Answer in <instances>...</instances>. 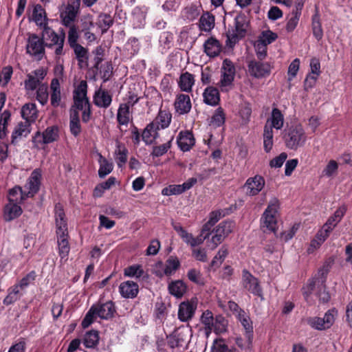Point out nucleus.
Masks as SVG:
<instances>
[{
	"label": "nucleus",
	"mask_w": 352,
	"mask_h": 352,
	"mask_svg": "<svg viewBox=\"0 0 352 352\" xmlns=\"http://www.w3.org/2000/svg\"><path fill=\"white\" fill-rule=\"evenodd\" d=\"M87 94V81L81 80L74 90V104L69 111V130L75 137H77L81 133L78 111H82V120L84 122H87L90 119V104Z\"/></svg>",
	"instance_id": "nucleus-1"
},
{
	"label": "nucleus",
	"mask_w": 352,
	"mask_h": 352,
	"mask_svg": "<svg viewBox=\"0 0 352 352\" xmlns=\"http://www.w3.org/2000/svg\"><path fill=\"white\" fill-rule=\"evenodd\" d=\"M56 232L57 235L58 253L61 259H66L70 250L68 242L67 222L63 207L56 204L54 208Z\"/></svg>",
	"instance_id": "nucleus-2"
},
{
	"label": "nucleus",
	"mask_w": 352,
	"mask_h": 352,
	"mask_svg": "<svg viewBox=\"0 0 352 352\" xmlns=\"http://www.w3.org/2000/svg\"><path fill=\"white\" fill-rule=\"evenodd\" d=\"M285 122L284 115L278 108H273L270 117L267 119L263 129V148L266 153H269L274 145L273 129L280 130Z\"/></svg>",
	"instance_id": "nucleus-3"
},
{
	"label": "nucleus",
	"mask_w": 352,
	"mask_h": 352,
	"mask_svg": "<svg viewBox=\"0 0 352 352\" xmlns=\"http://www.w3.org/2000/svg\"><path fill=\"white\" fill-rule=\"evenodd\" d=\"M59 136V128L57 126H47L43 131H36L32 135V148L37 151L44 150L47 144L58 141Z\"/></svg>",
	"instance_id": "nucleus-4"
},
{
	"label": "nucleus",
	"mask_w": 352,
	"mask_h": 352,
	"mask_svg": "<svg viewBox=\"0 0 352 352\" xmlns=\"http://www.w3.org/2000/svg\"><path fill=\"white\" fill-rule=\"evenodd\" d=\"M283 139L287 148L297 150L304 146L307 141V135L301 125H296L285 129Z\"/></svg>",
	"instance_id": "nucleus-5"
},
{
	"label": "nucleus",
	"mask_w": 352,
	"mask_h": 352,
	"mask_svg": "<svg viewBox=\"0 0 352 352\" xmlns=\"http://www.w3.org/2000/svg\"><path fill=\"white\" fill-rule=\"evenodd\" d=\"M236 75L234 64L229 59L223 60L220 69V80L218 82L222 92H228L233 87Z\"/></svg>",
	"instance_id": "nucleus-6"
},
{
	"label": "nucleus",
	"mask_w": 352,
	"mask_h": 352,
	"mask_svg": "<svg viewBox=\"0 0 352 352\" xmlns=\"http://www.w3.org/2000/svg\"><path fill=\"white\" fill-rule=\"evenodd\" d=\"M65 38V34L63 30L60 34H57L49 26H45V28H43L42 39L43 41H46V46L49 48L55 47L54 53L56 56L64 54L63 46Z\"/></svg>",
	"instance_id": "nucleus-7"
},
{
	"label": "nucleus",
	"mask_w": 352,
	"mask_h": 352,
	"mask_svg": "<svg viewBox=\"0 0 352 352\" xmlns=\"http://www.w3.org/2000/svg\"><path fill=\"white\" fill-rule=\"evenodd\" d=\"M278 209L279 201L276 198H273L269 202L261 219L262 228L270 232H276Z\"/></svg>",
	"instance_id": "nucleus-8"
},
{
	"label": "nucleus",
	"mask_w": 352,
	"mask_h": 352,
	"mask_svg": "<svg viewBox=\"0 0 352 352\" xmlns=\"http://www.w3.org/2000/svg\"><path fill=\"white\" fill-rule=\"evenodd\" d=\"M248 28V22L245 17L242 15H238L234 19V27L228 30L226 34V45L229 47H233L236 43L245 36Z\"/></svg>",
	"instance_id": "nucleus-9"
},
{
	"label": "nucleus",
	"mask_w": 352,
	"mask_h": 352,
	"mask_svg": "<svg viewBox=\"0 0 352 352\" xmlns=\"http://www.w3.org/2000/svg\"><path fill=\"white\" fill-rule=\"evenodd\" d=\"M337 316L338 310L336 308H332L329 309L322 318L316 316L309 317L306 319V322L316 330L323 331L333 326Z\"/></svg>",
	"instance_id": "nucleus-10"
},
{
	"label": "nucleus",
	"mask_w": 352,
	"mask_h": 352,
	"mask_svg": "<svg viewBox=\"0 0 352 352\" xmlns=\"http://www.w3.org/2000/svg\"><path fill=\"white\" fill-rule=\"evenodd\" d=\"M27 53L38 60H41L45 54L44 42L35 34H31L28 38L26 45Z\"/></svg>",
	"instance_id": "nucleus-11"
},
{
	"label": "nucleus",
	"mask_w": 352,
	"mask_h": 352,
	"mask_svg": "<svg viewBox=\"0 0 352 352\" xmlns=\"http://www.w3.org/2000/svg\"><path fill=\"white\" fill-rule=\"evenodd\" d=\"M47 75L46 70L40 67L27 75V78L24 81L25 90L29 93L35 91L40 85H43L42 82Z\"/></svg>",
	"instance_id": "nucleus-12"
},
{
	"label": "nucleus",
	"mask_w": 352,
	"mask_h": 352,
	"mask_svg": "<svg viewBox=\"0 0 352 352\" xmlns=\"http://www.w3.org/2000/svg\"><path fill=\"white\" fill-rule=\"evenodd\" d=\"M80 0H74L72 3H68L60 10V19L62 24L66 27L74 25L73 23L77 16Z\"/></svg>",
	"instance_id": "nucleus-13"
},
{
	"label": "nucleus",
	"mask_w": 352,
	"mask_h": 352,
	"mask_svg": "<svg viewBox=\"0 0 352 352\" xmlns=\"http://www.w3.org/2000/svg\"><path fill=\"white\" fill-rule=\"evenodd\" d=\"M248 71L251 76L256 78H262L270 76L272 66L267 62L253 60L248 63Z\"/></svg>",
	"instance_id": "nucleus-14"
},
{
	"label": "nucleus",
	"mask_w": 352,
	"mask_h": 352,
	"mask_svg": "<svg viewBox=\"0 0 352 352\" xmlns=\"http://www.w3.org/2000/svg\"><path fill=\"white\" fill-rule=\"evenodd\" d=\"M197 302L198 300L196 298L181 302L178 309L179 320L182 322H188L191 320L197 308Z\"/></svg>",
	"instance_id": "nucleus-15"
},
{
	"label": "nucleus",
	"mask_w": 352,
	"mask_h": 352,
	"mask_svg": "<svg viewBox=\"0 0 352 352\" xmlns=\"http://www.w3.org/2000/svg\"><path fill=\"white\" fill-rule=\"evenodd\" d=\"M197 180L195 177L189 178L187 181L182 184H171L164 188L162 190V194L164 196L177 195H180L185 191L191 188Z\"/></svg>",
	"instance_id": "nucleus-16"
},
{
	"label": "nucleus",
	"mask_w": 352,
	"mask_h": 352,
	"mask_svg": "<svg viewBox=\"0 0 352 352\" xmlns=\"http://www.w3.org/2000/svg\"><path fill=\"white\" fill-rule=\"evenodd\" d=\"M242 284L245 289L253 294L258 296H262V290L259 285L258 279L246 270H243Z\"/></svg>",
	"instance_id": "nucleus-17"
},
{
	"label": "nucleus",
	"mask_w": 352,
	"mask_h": 352,
	"mask_svg": "<svg viewBox=\"0 0 352 352\" xmlns=\"http://www.w3.org/2000/svg\"><path fill=\"white\" fill-rule=\"evenodd\" d=\"M41 170L38 168L34 170L24 186V190L26 191L27 197H33L38 191L41 185Z\"/></svg>",
	"instance_id": "nucleus-18"
},
{
	"label": "nucleus",
	"mask_w": 352,
	"mask_h": 352,
	"mask_svg": "<svg viewBox=\"0 0 352 352\" xmlns=\"http://www.w3.org/2000/svg\"><path fill=\"white\" fill-rule=\"evenodd\" d=\"M93 101L98 107L107 109L111 104L112 94L107 90L99 88L94 93Z\"/></svg>",
	"instance_id": "nucleus-19"
},
{
	"label": "nucleus",
	"mask_w": 352,
	"mask_h": 352,
	"mask_svg": "<svg viewBox=\"0 0 352 352\" xmlns=\"http://www.w3.org/2000/svg\"><path fill=\"white\" fill-rule=\"evenodd\" d=\"M174 107L177 113L184 115L188 113L192 107L188 95L180 94L176 96Z\"/></svg>",
	"instance_id": "nucleus-20"
},
{
	"label": "nucleus",
	"mask_w": 352,
	"mask_h": 352,
	"mask_svg": "<svg viewBox=\"0 0 352 352\" xmlns=\"http://www.w3.org/2000/svg\"><path fill=\"white\" fill-rule=\"evenodd\" d=\"M265 180L258 175L249 178L245 184L247 188V194L251 196L257 195L264 187Z\"/></svg>",
	"instance_id": "nucleus-21"
},
{
	"label": "nucleus",
	"mask_w": 352,
	"mask_h": 352,
	"mask_svg": "<svg viewBox=\"0 0 352 352\" xmlns=\"http://www.w3.org/2000/svg\"><path fill=\"white\" fill-rule=\"evenodd\" d=\"M119 291L122 297L133 298L138 293V285L133 281H124L120 285Z\"/></svg>",
	"instance_id": "nucleus-22"
},
{
	"label": "nucleus",
	"mask_w": 352,
	"mask_h": 352,
	"mask_svg": "<svg viewBox=\"0 0 352 352\" xmlns=\"http://www.w3.org/2000/svg\"><path fill=\"white\" fill-rule=\"evenodd\" d=\"M204 102L210 106H217L220 101V94L217 88L212 86L206 87L203 93Z\"/></svg>",
	"instance_id": "nucleus-23"
},
{
	"label": "nucleus",
	"mask_w": 352,
	"mask_h": 352,
	"mask_svg": "<svg viewBox=\"0 0 352 352\" xmlns=\"http://www.w3.org/2000/svg\"><path fill=\"white\" fill-rule=\"evenodd\" d=\"M195 82V76L186 72L180 75L177 80V84L181 91L190 93L192 91Z\"/></svg>",
	"instance_id": "nucleus-24"
},
{
	"label": "nucleus",
	"mask_w": 352,
	"mask_h": 352,
	"mask_svg": "<svg viewBox=\"0 0 352 352\" xmlns=\"http://www.w3.org/2000/svg\"><path fill=\"white\" fill-rule=\"evenodd\" d=\"M346 208L345 206L339 207L324 224L323 227L324 229L331 232L338 223L342 220L344 214L346 213Z\"/></svg>",
	"instance_id": "nucleus-25"
},
{
	"label": "nucleus",
	"mask_w": 352,
	"mask_h": 352,
	"mask_svg": "<svg viewBox=\"0 0 352 352\" xmlns=\"http://www.w3.org/2000/svg\"><path fill=\"white\" fill-rule=\"evenodd\" d=\"M22 213V209L19 204L8 203L3 210V219L10 221L19 217Z\"/></svg>",
	"instance_id": "nucleus-26"
},
{
	"label": "nucleus",
	"mask_w": 352,
	"mask_h": 352,
	"mask_svg": "<svg viewBox=\"0 0 352 352\" xmlns=\"http://www.w3.org/2000/svg\"><path fill=\"white\" fill-rule=\"evenodd\" d=\"M32 20L35 23L43 28L47 26V18L46 12L40 4L34 6L32 10Z\"/></svg>",
	"instance_id": "nucleus-27"
},
{
	"label": "nucleus",
	"mask_w": 352,
	"mask_h": 352,
	"mask_svg": "<svg viewBox=\"0 0 352 352\" xmlns=\"http://www.w3.org/2000/svg\"><path fill=\"white\" fill-rule=\"evenodd\" d=\"M168 292L177 298H181L187 291V286L181 280H173L168 285Z\"/></svg>",
	"instance_id": "nucleus-28"
},
{
	"label": "nucleus",
	"mask_w": 352,
	"mask_h": 352,
	"mask_svg": "<svg viewBox=\"0 0 352 352\" xmlns=\"http://www.w3.org/2000/svg\"><path fill=\"white\" fill-rule=\"evenodd\" d=\"M96 307L97 316L102 319H108L113 316L115 312L114 305L111 301L103 304L94 305Z\"/></svg>",
	"instance_id": "nucleus-29"
},
{
	"label": "nucleus",
	"mask_w": 352,
	"mask_h": 352,
	"mask_svg": "<svg viewBox=\"0 0 352 352\" xmlns=\"http://www.w3.org/2000/svg\"><path fill=\"white\" fill-rule=\"evenodd\" d=\"M177 143L179 148L183 151H189L195 144V139L192 133L189 131L180 132Z\"/></svg>",
	"instance_id": "nucleus-30"
},
{
	"label": "nucleus",
	"mask_w": 352,
	"mask_h": 352,
	"mask_svg": "<svg viewBox=\"0 0 352 352\" xmlns=\"http://www.w3.org/2000/svg\"><path fill=\"white\" fill-rule=\"evenodd\" d=\"M204 52L210 57H215L219 55L221 52V46L216 38H208L204 45Z\"/></svg>",
	"instance_id": "nucleus-31"
},
{
	"label": "nucleus",
	"mask_w": 352,
	"mask_h": 352,
	"mask_svg": "<svg viewBox=\"0 0 352 352\" xmlns=\"http://www.w3.org/2000/svg\"><path fill=\"white\" fill-rule=\"evenodd\" d=\"M171 113L165 109H160L159 111L158 115L155 118V119L152 122L153 124H155V126L160 129H165L167 128L171 121Z\"/></svg>",
	"instance_id": "nucleus-32"
},
{
	"label": "nucleus",
	"mask_w": 352,
	"mask_h": 352,
	"mask_svg": "<svg viewBox=\"0 0 352 352\" xmlns=\"http://www.w3.org/2000/svg\"><path fill=\"white\" fill-rule=\"evenodd\" d=\"M50 100L51 104L56 107L60 104L61 100L60 87L59 80L57 78H53L50 84Z\"/></svg>",
	"instance_id": "nucleus-33"
},
{
	"label": "nucleus",
	"mask_w": 352,
	"mask_h": 352,
	"mask_svg": "<svg viewBox=\"0 0 352 352\" xmlns=\"http://www.w3.org/2000/svg\"><path fill=\"white\" fill-rule=\"evenodd\" d=\"M214 16L208 12L204 13L199 21V27L200 30L206 32H210L214 28Z\"/></svg>",
	"instance_id": "nucleus-34"
},
{
	"label": "nucleus",
	"mask_w": 352,
	"mask_h": 352,
	"mask_svg": "<svg viewBox=\"0 0 352 352\" xmlns=\"http://www.w3.org/2000/svg\"><path fill=\"white\" fill-rule=\"evenodd\" d=\"M30 133V123L28 122H19L14 128L12 134V142L21 138L26 137Z\"/></svg>",
	"instance_id": "nucleus-35"
},
{
	"label": "nucleus",
	"mask_w": 352,
	"mask_h": 352,
	"mask_svg": "<svg viewBox=\"0 0 352 352\" xmlns=\"http://www.w3.org/2000/svg\"><path fill=\"white\" fill-rule=\"evenodd\" d=\"M26 191L23 190L19 186H15L10 189L8 192V202L21 204L28 197Z\"/></svg>",
	"instance_id": "nucleus-36"
},
{
	"label": "nucleus",
	"mask_w": 352,
	"mask_h": 352,
	"mask_svg": "<svg viewBox=\"0 0 352 352\" xmlns=\"http://www.w3.org/2000/svg\"><path fill=\"white\" fill-rule=\"evenodd\" d=\"M21 116L26 122H32L37 118V109L34 103H28L23 106Z\"/></svg>",
	"instance_id": "nucleus-37"
},
{
	"label": "nucleus",
	"mask_w": 352,
	"mask_h": 352,
	"mask_svg": "<svg viewBox=\"0 0 352 352\" xmlns=\"http://www.w3.org/2000/svg\"><path fill=\"white\" fill-rule=\"evenodd\" d=\"M228 322L222 315L215 316L212 327H211V332L214 331L216 334L224 333L227 331Z\"/></svg>",
	"instance_id": "nucleus-38"
},
{
	"label": "nucleus",
	"mask_w": 352,
	"mask_h": 352,
	"mask_svg": "<svg viewBox=\"0 0 352 352\" xmlns=\"http://www.w3.org/2000/svg\"><path fill=\"white\" fill-rule=\"evenodd\" d=\"M157 130L159 129L155 126V124L152 122L147 125L142 132V140L146 144H151L155 140L157 136Z\"/></svg>",
	"instance_id": "nucleus-39"
},
{
	"label": "nucleus",
	"mask_w": 352,
	"mask_h": 352,
	"mask_svg": "<svg viewBox=\"0 0 352 352\" xmlns=\"http://www.w3.org/2000/svg\"><path fill=\"white\" fill-rule=\"evenodd\" d=\"M235 317L245 332L253 333V322L248 312L243 310Z\"/></svg>",
	"instance_id": "nucleus-40"
},
{
	"label": "nucleus",
	"mask_w": 352,
	"mask_h": 352,
	"mask_svg": "<svg viewBox=\"0 0 352 352\" xmlns=\"http://www.w3.org/2000/svg\"><path fill=\"white\" fill-rule=\"evenodd\" d=\"M98 162L100 164L98 175L100 178H103L111 173L113 168V164L111 162L104 157L100 153L98 154Z\"/></svg>",
	"instance_id": "nucleus-41"
},
{
	"label": "nucleus",
	"mask_w": 352,
	"mask_h": 352,
	"mask_svg": "<svg viewBox=\"0 0 352 352\" xmlns=\"http://www.w3.org/2000/svg\"><path fill=\"white\" fill-rule=\"evenodd\" d=\"M117 120L120 125H127L130 120L129 104H120L118 110Z\"/></svg>",
	"instance_id": "nucleus-42"
},
{
	"label": "nucleus",
	"mask_w": 352,
	"mask_h": 352,
	"mask_svg": "<svg viewBox=\"0 0 352 352\" xmlns=\"http://www.w3.org/2000/svg\"><path fill=\"white\" fill-rule=\"evenodd\" d=\"M185 342L183 336L178 332H175L167 338L168 345L173 349L183 347Z\"/></svg>",
	"instance_id": "nucleus-43"
},
{
	"label": "nucleus",
	"mask_w": 352,
	"mask_h": 352,
	"mask_svg": "<svg viewBox=\"0 0 352 352\" xmlns=\"http://www.w3.org/2000/svg\"><path fill=\"white\" fill-rule=\"evenodd\" d=\"M235 224L232 221H225L220 223L214 230L226 239L234 230Z\"/></svg>",
	"instance_id": "nucleus-44"
},
{
	"label": "nucleus",
	"mask_w": 352,
	"mask_h": 352,
	"mask_svg": "<svg viewBox=\"0 0 352 352\" xmlns=\"http://www.w3.org/2000/svg\"><path fill=\"white\" fill-rule=\"evenodd\" d=\"M253 333L245 332L244 337L239 336L235 339L236 344L242 349H250L252 344Z\"/></svg>",
	"instance_id": "nucleus-45"
},
{
	"label": "nucleus",
	"mask_w": 352,
	"mask_h": 352,
	"mask_svg": "<svg viewBox=\"0 0 352 352\" xmlns=\"http://www.w3.org/2000/svg\"><path fill=\"white\" fill-rule=\"evenodd\" d=\"M215 317L213 316L212 313L206 310L203 312L201 316V322L204 326L206 334L208 336L211 333V327H212L213 320Z\"/></svg>",
	"instance_id": "nucleus-46"
},
{
	"label": "nucleus",
	"mask_w": 352,
	"mask_h": 352,
	"mask_svg": "<svg viewBox=\"0 0 352 352\" xmlns=\"http://www.w3.org/2000/svg\"><path fill=\"white\" fill-rule=\"evenodd\" d=\"M115 154L118 167L122 168L127 161L128 150L124 146L118 145Z\"/></svg>",
	"instance_id": "nucleus-47"
},
{
	"label": "nucleus",
	"mask_w": 352,
	"mask_h": 352,
	"mask_svg": "<svg viewBox=\"0 0 352 352\" xmlns=\"http://www.w3.org/2000/svg\"><path fill=\"white\" fill-rule=\"evenodd\" d=\"M330 268H331V262L327 261L318 270L317 274L314 276V278L318 281V285H324V283L326 281V278L329 272Z\"/></svg>",
	"instance_id": "nucleus-48"
},
{
	"label": "nucleus",
	"mask_w": 352,
	"mask_h": 352,
	"mask_svg": "<svg viewBox=\"0 0 352 352\" xmlns=\"http://www.w3.org/2000/svg\"><path fill=\"white\" fill-rule=\"evenodd\" d=\"M180 262L177 257L170 256L165 263V274L170 276L179 267Z\"/></svg>",
	"instance_id": "nucleus-49"
},
{
	"label": "nucleus",
	"mask_w": 352,
	"mask_h": 352,
	"mask_svg": "<svg viewBox=\"0 0 352 352\" xmlns=\"http://www.w3.org/2000/svg\"><path fill=\"white\" fill-rule=\"evenodd\" d=\"M116 179L113 177H110L106 182L101 183L94 189V195L100 197L104 190L110 189L116 183Z\"/></svg>",
	"instance_id": "nucleus-50"
},
{
	"label": "nucleus",
	"mask_w": 352,
	"mask_h": 352,
	"mask_svg": "<svg viewBox=\"0 0 352 352\" xmlns=\"http://www.w3.org/2000/svg\"><path fill=\"white\" fill-rule=\"evenodd\" d=\"M36 100L42 104H45L48 101V87L46 83L40 85L36 89Z\"/></svg>",
	"instance_id": "nucleus-51"
},
{
	"label": "nucleus",
	"mask_w": 352,
	"mask_h": 352,
	"mask_svg": "<svg viewBox=\"0 0 352 352\" xmlns=\"http://www.w3.org/2000/svg\"><path fill=\"white\" fill-rule=\"evenodd\" d=\"M144 274V270L140 265H133L127 267L124 270V274L128 277L140 278Z\"/></svg>",
	"instance_id": "nucleus-52"
},
{
	"label": "nucleus",
	"mask_w": 352,
	"mask_h": 352,
	"mask_svg": "<svg viewBox=\"0 0 352 352\" xmlns=\"http://www.w3.org/2000/svg\"><path fill=\"white\" fill-rule=\"evenodd\" d=\"M188 278L194 283L203 285L205 283L204 278L200 270L196 269H190L187 273Z\"/></svg>",
	"instance_id": "nucleus-53"
},
{
	"label": "nucleus",
	"mask_w": 352,
	"mask_h": 352,
	"mask_svg": "<svg viewBox=\"0 0 352 352\" xmlns=\"http://www.w3.org/2000/svg\"><path fill=\"white\" fill-rule=\"evenodd\" d=\"M71 48L74 50L76 57L80 63L86 62L88 59V52L86 48L80 44H76L72 46Z\"/></svg>",
	"instance_id": "nucleus-54"
},
{
	"label": "nucleus",
	"mask_w": 352,
	"mask_h": 352,
	"mask_svg": "<svg viewBox=\"0 0 352 352\" xmlns=\"http://www.w3.org/2000/svg\"><path fill=\"white\" fill-rule=\"evenodd\" d=\"M225 113L221 107L217 108L211 118V124L214 126H220L225 122Z\"/></svg>",
	"instance_id": "nucleus-55"
},
{
	"label": "nucleus",
	"mask_w": 352,
	"mask_h": 352,
	"mask_svg": "<svg viewBox=\"0 0 352 352\" xmlns=\"http://www.w3.org/2000/svg\"><path fill=\"white\" fill-rule=\"evenodd\" d=\"M312 30L314 36L317 40H320L323 36V31L318 14L314 15L312 18Z\"/></svg>",
	"instance_id": "nucleus-56"
},
{
	"label": "nucleus",
	"mask_w": 352,
	"mask_h": 352,
	"mask_svg": "<svg viewBox=\"0 0 352 352\" xmlns=\"http://www.w3.org/2000/svg\"><path fill=\"white\" fill-rule=\"evenodd\" d=\"M98 23L102 32L104 33L113 25V21L110 15L102 14L99 16Z\"/></svg>",
	"instance_id": "nucleus-57"
},
{
	"label": "nucleus",
	"mask_w": 352,
	"mask_h": 352,
	"mask_svg": "<svg viewBox=\"0 0 352 352\" xmlns=\"http://www.w3.org/2000/svg\"><path fill=\"white\" fill-rule=\"evenodd\" d=\"M228 254V250L225 246L223 245L219 250L218 251L217 254L215 255V256L213 258L211 265L212 266H219L224 259L226 258V256Z\"/></svg>",
	"instance_id": "nucleus-58"
},
{
	"label": "nucleus",
	"mask_w": 352,
	"mask_h": 352,
	"mask_svg": "<svg viewBox=\"0 0 352 352\" xmlns=\"http://www.w3.org/2000/svg\"><path fill=\"white\" fill-rule=\"evenodd\" d=\"M98 342V334L97 331H91L87 332L84 338V344L87 347H94Z\"/></svg>",
	"instance_id": "nucleus-59"
},
{
	"label": "nucleus",
	"mask_w": 352,
	"mask_h": 352,
	"mask_svg": "<svg viewBox=\"0 0 352 352\" xmlns=\"http://www.w3.org/2000/svg\"><path fill=\"white\" fill-rule=\"evenodd\" d=\"M277 37L278 36L276 33L272 32L271 30H265L262 32L258 37V41L267 45L274 42L277 38Z\"/></svg>",
	"instance_id": "nucleus-60"
},
{
	"label": "nucleus",
	"mask_w": 352,
	"mask_h": 352,
	"mask_svg": "<svg viewBox=\"0 0 352 352\" xmlns=\"http://www.w3.org/2000/svg\"><path fill=\"white\" fill-rule=\"evenodd\" d=\"M300 59L295 58L289 65L287 71L289 81H292L296 76L300 68Z\"/></svg>",
	"instance_id": "nucleus-61"
},
{
	"label": "nucleus",
	"mask_w": 352,
	"mask_h": 352,
	"mask_svg": "<svg viewBox=\"0 0 352 352\" xmlns=\"http://www.w3.org/2000/svg\"><path fill=\"white\" fill-rule=\"evenodd\" d=\"M208 235L211 234V239L208 241V247L211 250H214L220 243L223 242L225 239L222 235L220 234L215 232V230H213L210 233H208Z\"/></svg>",
	"instance_id": "nucleus-62"
},
{
	"label": "nucleus",
	"mask_w": 352,
	"mask_h": 352,
	"mask_svg": "<svg viewBox=\"0 0 352 352\" xmlns=\"http://www.w3.org/2000/svg\"><path fill=\"white\" fill-rule=\"evenodd\" d=\"M300 16V12L298 11H295L292 13V16L288 19L286 25V30L287 32H291L295 30L298 23Z\"/></svg>",
	"instance_id": "nucleus-63"
},
{
	"label": "nucleus",
	"mask_w": 352,
	"mask_h": 352,
	"mask_svg": "<svg viewBox=\"0 0 352 352\" xmlns=\"http://www.w3.org/2000/svg\"><path fill=\"white\" fill-rule=\"evenodd\" d=\"M212 352H228V347L226 344L225 341L221 339H216L211 349Z\"/></svg>",
	"instance_id": "nucleus-64"
}]
</instances>
